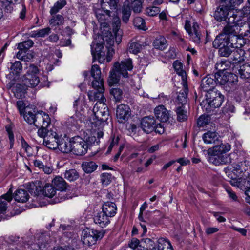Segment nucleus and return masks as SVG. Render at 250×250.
Segmentation results:
<instances>
[{"mask_svg":"<svg viewBox=\"0 0 250 250\" xmlns=\"http://www.w3.org/2000/svg\"><path fill=\"white\" fill-rule=\"evenodd\" d=\"M79 136L72 137V152L77 155H83L86 153L88 146L100 143V139L103 138V128L98 126L84 127L80 131Z\"/></svg>","mask_w":250,"mask_h":250,"instance_id":"nucleus-1","label":"nucleus"},{"mask_svg":"<svg viewBox=\"0 0 250 250\" xmlns=\"http://www.w3.org/2000/svg\"><path fill=\"white\" fill-rule=\"evenodd\" d=\"M89 123L91 125H106L112 124L111 117L109 116L107 106L103 102H97L93 108V115L90 117Z\"/></svg>","mask_w":250,"mask_h":250,"instance_id":"nucleus-2","label":"nucleus"},{"mask_svg":"<svg viewBox=\"0 0 250 250\" xmlns=\"http://www.w3.org/2000/svg\"><path fill=\"white\" fill-rule=\"evenodd\" d=\"M132 61L130 58L125 59L121 61L120 63H115L113 68L110 72L108 78L109 85H112L117 83L121 75L124 78L128 77V71L132 70Z\"/></svg>","mask_w":250,"mask_h":250,"instance_id":"nucleus-3","label":"nucleus"},{"mask_svg":"<svg viewBox=\"0 0 250 250\" xmlns=\"http://www.w3.org/2000/svg\"><path fill=\"white\" fill-rule=\"evenodd\" d=\"M230 149L231 146L228 143H221L209 148L208 150V153L210 156V161L215 165L228 163L229 162V158L226 154Z\"/></svg>","mask_w":250,"mask_h":250,"instance_id":"nucleus-4","label":"nucleus"},{"mask_svg":"<svg viewBox=\"0 0 250 250\" xmlns=\"http://www.w3.org/2000/svg\"><path fill=\"white\" fill-rule=\"evenodd\" d=\"M250 14L249 10L246 8H243L241 10L236 11V15L234 17L230 16L226 22L227 24L223 29V33L221 34H226L228 37H231L233 35H236L238 34V22L240 21L242 14L244 17H248Z\"/></svg>","mask_w":250,"mask_h":250,"instance_id":"nucleus-5","label":"nucleus"},{"mask_svg":"<svg viewBox=\"0 0 250 250\" xmlns=\"http://www.w3.org/2000/svg\"><path fill=\"white\" fill-rule=\"evenodd\" d=\"M248 163L249 162L244 161L229 165L224 168V171L228 177L231 179L230 180L238 179L240 177H247L249 175L247 166Z\"/></svg>","mask_w":250,"mask_h":250,"instance_id":"nucleus-6","label":"nucleus"},{"mask_svg":"<svg viewBox=\"0 0 250 250\" xmlns=\"http://www.w3.org/2000/svg\"><path fill=\"white\" fill-rule=\"evenodd\" d=\"M214 75L216 83L224 85V88L227 91H229L236 88L237 82V77L236 75L227 71L217 72Z\"/></svg>","mask_w":250,"mask_h":250,"instance_id":"nucleus-7","label":"nucleus"},{"mask_svg":"<svg viewBox=\"0 0 250 250\" xmlns=\"http://www.w3.org/2000/svg\"><path fill=\"white\" fill-rule=\"evenodd\" d=\"M223 42H228L227 44L231 45L233 48H240L245 43L243 37L239 35L228 37L226 34H219L213 42V46L218 48Z\"/></svg>","mask_w":250,"mask_h":250,"instance_id":"nucleus-8","label":"nucleus"},{"mask_svg":"<svg viewBox=\"0 0 250 250\" xmlns=\"http://www.w3.org/2000/svg\"><path fill=\"white\" fill-rule=\"evenodd\" d=\"M39 73V70L35 65L30 64L27 66L26 73L22 77L23 84L27 87H36L40 81L38 76Z\"/></svg>","mask_w":250,"mask_h":250,"instance_id":"nucleus-9","label":"nucleus"},{"mask_svg":"<svg viewBox=\"0 0 250 250\" xmlns=\"http://www.w3.org/2000/svg\"><path fill=\"white\" fill-rule=\"evenodd\" d=\"M206 101H203L201 103V105L205 107V104H208V106L205 108L206 111H210V108H216L219 107L223 101L224 96L218 91V90H213L207 94Z\"/></svg>","mask_w":250,"mask_h":250,"instance_id":"nucleus-10","label":"nucleus"},{"mask_svg":"<svg viewBox=\"0 0 250 250\" xmlns=\"http://www.w3.org/2000/svg\"><path fill=\"white\" fill-rule=\"evenodd\" d=\"M104 234L102 231L86 229L83 231L81 239L83 244L90 246L95 244L97 240L102 238Z\"/></svg>","mask_w":250,"mask_h":250,"instance_id":"nucleus-11","label":"nucleus"},{"mask_svg":"<svg viewBox=\"0 0 250 250\" xmlns=\"http://www.w3.org/2000/svg\"><path fill=\"white\" fill-rule=\"evenodd\" d=\"M184 28L189 35L191 40L196 44L201 43L203 36L201 33L199 25L197 22L193 23L191 27L190 22L188 20H186L185 22Z\"/></svg>","mask_w":250,"mask_h":250,"instance_id":"nucleus-12","label":"nucleus"},{"mask_svg":"<svg viewBox=\"0 0 250 250\" xmlns=\"http://www.w3.org/2000/svg\"><path fill=\"white\" fill-rule=\"evenodd\" d=\"M145 243L149 250H173L169 241L164 238H159L156 243L150 238H146Z\"/></svg>","mask_w":250,"mask_h":250,"instance_id":"nucleus-13","label":"nucleus"},{"mask_svg":"<svg viewBox=\"0 0 250 250\" xmlns=\"http://www.w3.org/2000/svg\"><path fill=\"white\" fill-rule=\"evenodd\" d=\"M236 15V11L232 10L228 5L221 4L216 10L214 13V18L218 21H228V19L230 16L234 17Z\"/></svg>","mask_w":250,"mask_h":250,"instance_id":"nucleus-14","label":"nucleus"},{"mask_svg":"<svg viewBox=\"0 0 250 250\" xmlns=\"http://www.w3.org/2000/svg\"><path fill=\"white\" fill-rule=\"evenodd\" d=\"M92 87L96 90V92L89 91L88 92V96L90 100H96L97 102L106 101L105 98L104 97L103 93L104 91V83H100L97 85L96 87L92 86Z\"/></svg>","mask_w":250,"mask_h":250,"instance_id":"nucleus-15","label":"nucleus"},{"mask_svg":"<svg viewBox=\"0 0 250 250\" xmlns=\"http://www.w3.org/2000/svg\"><path fill=\"white\" fill-rule=\"evenodd\" d=\"M216 81L214 79V75H207L201 81V87L204 91H207V94L213 90H217L214 88Z\"/></svg>","mask_w":250,"mask_h":250,"instance_id":"nucleus-16","label":"nucleus"},{"mask_svg":"<svg viewBox=\"0 0 250 250\" xmlns=\"http://www.w3.org/2000/svg\"><path fill=\"white\" fill-rule=\"evenodd\" d=\"M182 84L183 89L178 92L177 97V106H185L188 101L187 95L188 93V83L184 82V83H182Z\"/></svg>","mask_w":250,"mask_h":250,"instance_id":"nucleus-17","label":"nucleus"},{"mask_svg":"<svg viewBox=\"0 0 250 250\" xmlns=\"http://www.w3.org/2000/svg\"><path fill=\"white\" fill-rule=\"evenodd\" d=\"M155 115L161 122L166 123L170 117L169 111L163 105L157 106L154 109Z\"/></svg>","mask_w":250,"mask_h":250,"instance_id":"nucleus-18","label":"nucleus"},{"mask_svg":"<svg viewBox=\"0 0 250 250\" xmlns=\"http://www.w3.org/2000/svg\"><path fill=\"white\" fill-rule=\"evenodd\" d=\"M129 107L125 104L118 106L116 110V116L120 123H124L127 119L129 115Z\"/></svg>","mask_w":250,"mask_h":250,"instance_id":"nucleus-19","label":"nucleus"},{"mask_svg":"<svg viewBox=\"0 0 250 250\" xmlns=\"http://www.w3.org/2000/svg\"><path fill=\"white\" fill-rule=\"evenodd\" d=\"M231 185L237 187L241 189H250V174L247 177H240L238 179H233L230 180Z\"/></svg>","mask_w":250,"mask_h":250,"instance_id":"nucleus-20","label":"nucleus"},{"mask_svg":"<svg viewBox=\"0 0 250 250\" xmlns=\"http://www.w3.org/2000/svg\"><path fill=\"white\" fill-rule=\"evenodd\" d=\"M247 17H248L246 18ZM246 17H243V15L242 14V17H241L240 21L237 23L238 25V35L241 36L242 37L250 36V27L248 22H247L244 19Z\"/></svg>","mask_w":250,"mask_h":250,"instance_id":"nucleus-21","label":"nucleus"},{"mask_svg":"<svg viewBox=\"0 0 250 250\" xmlns=\"http://www.w3.org/2000/svg\"><path fill=\"white\" fill-rule=\"evenodd\" d=\"M13 198L12 190L10 188L6 193L0 197V213H4L7 208V203H10Z\"/></svg>","mask_w":250,"mask_h":250,"instance_id":"nucleus-22","label":"nucleus"},{"mask_svg":"<svg viewBox=\"0 0 250 250\" xmlns=\"http://www.w3.org/2000/svg\"><path fill=\"white\" fill-rule=\"evenodd\" d=\"M57 137L52 136H49L46 139H44L43 145L50 149H58L60 137L62 136V134L57 132Z\"/></svg>","mask_w":250,"mask_h":250,"instance_id":"nucleus-23","label":"nucleus"},{"mask_svg":"<svg viewBox=\"0 0 250 250\" xmlns=\"http://www.w3.org/2000/svg\"><path fill=\"white\" fill-rule=\"evenodd\" d=\"M95 224L102 228L107 226L110 222V218L102 211L97 213L93 218Z\"/></svg>","mask_w":250,"mask_h":250,"instance_id":"nucleus-24","label":"nucleus"},{"mask_svg":"<svg viewBox=\"0 0 250 250\" xmlns=\"http://www.w3.org/2000/svg\"><path fill=\"white\" fill-rule=\"evenodd\" d=\"M101 72L100 67L98 65H93L91 69V75L93 78L92 82V86L96 87V83L98 84L104 83L103 79L101 77Z\"/></svg>","mask_w":250,"mask_h":250,"instance_id":"nucleus-25","label":"nucleus"},{"mask_svg":"<svg viewBox=\"0 0 250 250\" xmlns=\"http://www.w3.org/2000/svg\"><path fill=\"white\" fill-rule=\"evenodd\" d=\"M104 49V46L102 44H97L95 48V51L92 48V54L95 59H97L100 63H102L106 59Z\"/></svg>","mask_w":250,"mask_h":250,"instance_id":"nucleus-26","label":"nucleus"},{"mask_svg":"<svg viewBox=\"0 0 250 250\" xmlns=\"http://www.w3.org/2000/svg\"><path fill=\"white\" fill-rule=\"evenodd\" d=\"M120 26L121 21L120 18L118 17L114 18L112 24L113 32L116 42L118 44H119L122 41V32L120 31Z\"/></svg>","mask_w":250,"mask_h":250,"instance_id":"nucleus-27","label":"nucleus"},{"mask_svg":"<svg viewBox=\"0 0 250 250\" xmlns=\"http://www.w3.org/2000/svg\"><path fill=\"white\" fill-rule=\"evenodd\" d=\"M50 126H46L44 127L42 126V127L38 129V135L42 138H44L45 137H48L49 136L55 137H57V129L55 127H53L51 128H49V127Z\"/></svg>","mask_w":250,"mask_h":250,"instance_id":"nucleus-28","label":"nucleus"},{"mask_svg":"<svg viewBox=\"0 0 250 250\" xmlns=\"http://www.w3.org/2000/svg\"><path fill=\"white\" fill-rule=\"evenodd\" d=\"M72 138L69 140H65L60 138L58 149L63 153L72 152Z\"/></svg>","mask_w":250,"mask_h":250,"instance_id":"nucleus-29","label":"nucleus"},{"mask_svg":"<svg viewBox=\"0 0 250 250\" xmlns=\"http://www.w3.org/2000/svg\"><path fill=\"white\" fill-rule=\"evenodd\" d=\"M102 211L108 215L109 218L113 217L116 214V206L113 202L104 203L102 207Z\"/></svg>","mask_w":250,"mask_h":250,"instance_id":"nucleus-30","label":"nucleus"},{"mask_svg":"<svg viewBox=\"0 0 250 250\" xmlns=\"http://www.w3.org/2000/svg\"><path fill=\"white\" fill-rule=\"evenodd\" d=\"M52 185L56 189L61 191L65 190L67 187V183L60 176H56L52 180Z\"/></svg>","mask_w":250,"mask_h":250,"instance_id":"nucleus-31","label":"nucleus"},{"mask_svg":"<svg viewBox=\"0 0 250 250\" xmlns=\"http://www.w3.org/2000/svg\"><path fill=\"white\" fill-rule=\"evenodd\" d=\"M124 3L127 4L134 13H138L142 11L143 3L142 0H125Z\"/></svg>","mask_w":250,"mask_h":250,"instance_id":"nucleus-32","label":"nucleus"},{"mask_svg":"<svg viewBox=\"0 0 250 250\" xmlns=\"http://www.w3.org/2000/svg\"><path fill=\"white\" fill-rule=\"evenodd\" d=\"M173 67L176 73L182 78V83L187 82L186 71L183 69V64L178 61H175L173 63Z\"/></svg>","mask_w":250,"mask_h":250,"instance_id":"nucleus-33","label":"nucleus"},{"mask_svg":"<svg viewBox=\"0 0 250 250\" xmlns=\"http://www.w3.org/2000/svg\"><path fill=\"white\" fill-rule=\"evenodd\" d=\"M13 197L18 202L25 203L29 199V195L25 190L19 189L16 191Z\"/></svg>","mask_w":250,"mask_h":250,"instance_id":"nucleus-34","label":"nucleus"},{"mask_svg":"<svg viewBox=\"0 0 250 250\" xmlns=\"http://www.w3.org/2000/svg\"><path fill=\"white\" fill-rule=\"evenodd\" d=\"M41 185V182L40 181H36L27 184L26 188L31 194L38 195L42 190Z\"/></svg>","mask_w":250,"mask_h":250,"instance_id":"nucleus-35","label":"nucleus"},{"mask_svg":"<svg viewBox=\"0 0 250 250\" xmlns=\"http://www.w3.org/2000/svg\"><path fill=\"white\" fill-rule=\"evenodd\" d=\"M203 140L206 144H215L218 141V137L216 132L208 131L203 135Z\"/></svg>","mask_w":250,"mask_h":250,"instance_id":"nucleus-36","label":"nucleus"},{"mask_svg":"<svg viewBox=\"0 0 250 250\" xmlns=\"http://www.w3.org/2000/svg\"><path fill=\"white\" fill-rule=\"evenodd\" d=\"M153 45L157 49L164 50L167 47V40L163 36H160L154 40Z\"/></svg>","mask_w":250,"mask_h":250,"instance_id":"nucleus-37","label":"nucleus"},{"mask_svg":"<svg viewBox=\"0 0 250 250\" xmlns=\"http://www.w3.org/2000/svg\"><path fill=\"white\" fill-rule=\"evenodd\" d=\"M227 44L228 42H223L218 47L219 54L221 56L228 57L232 53V46Z\"/></svg>","mask_w":250,"mask_h":250,"instance_id":"nucleus-38","label":"nucleus"},{"mask_svg":"<svg viewBox=\"0 0 250 250\" xmlns=\"http://www.w3.org/2000/svg\"><path fill=\"white\" fill-rule=\"evenodd\" d=\"M109 11H103L102 10H98L96 12V16L99 21V22H101V25L102 24H105L104 26L106 28H107L108 27L106 26L107 24L104 21V20H106L107 18L110 16H109Z\"/></svg>","mask_w":250,"mask_h":250,"instance_id":"nucleus-39","label":"nucleus"},{"mask_svg":"<svg viewBox=\"0 0 250 250\" xmlns=\"http://www.w3.org/2000/svg\"><path fill=\"white\" fill-rule=\"evenodd\" d=\"M176 113L177 120L180 122L186 121L188 118L187 111L185 109V106H177Z\"/></svg>","mask_w":250,"mask_h":250,"instance_id":"nucleus-40","label":"nucleus"},{"mask_svg":"<svg viewBox=\"0 0 250 250\" xmlns=\"http://www.w3.org/2000/svg\"><path fill=\"white\" fill-rule=\"evenodd\" d=\"M122 20L124 23H127L131 14L130 8L128 5L124 3L121 9Z\"/></svg>","mask_w":250,"mask_h":250,"instance_id":"nucleus-41","label":"nucleus"},{"mask_svg":"<svg viewBox=\"0 0 250 250\" xmlns=\"http://www.w3.org/2000/svg\"><path fill=\"white\" fill-rule=\"evenodd\" d=\"M42 192L44 196L52 198L56 194V189L52 185L46 184L43 187Z\"/></svg>","mask_w":250,"mask_h":250,"instance_id":"nucleus-42","label":"nucleus"},{"mask_svg":"<svg viewBox=\"0 0 250 250\" xmlns=\"http://www.w3.org/2000/svg\"><path fill=\"white\" fill-rule=\"evenodd\" d=\"M235 49L232 52L233 53V60L235 61V62H240L244 61L245 60L244 51L240 48Z\"/></svg>","mask_w":250,"mask_h":250,"instance_id":"nucleus-43","label":"nucleus"},{"mask_svg":"<svg viewBox=\"0 0 250 250\" xmlns=\"http://www.w3.org/2000/svg\"><path fill=\"white\" fill-rule=\"evenodd\" d=\"M64 22L63 17L60 14L53 15L49 20V23L52 26L62 25Z\"/></svg>","mask_w":250,"mask_h":250,"instance_id":"nucleus-44","label":"nucleus"},{"mask_svg":"<svg viewBox=\"0 0 250 250\" xmlns=\"http://www.w3.org/2000/svg\"><path fill=\"white\" fill-rule=\"evenodd\" d=\"M239 73L242 78L248 79L250 78V65L247 63L241 66L239 70Z\"/></svg>","mask_w":250,"mask_h":250,"instance_id":"nucleus-45","label":"nucleus"},{"mask_svg":"<svg viewBox=\"0 0 250 250\" xmlns=\"http://www.w3.org/2000/svg\"><path fill=\"white\" fill-rule=\"evenodd\" d=\"M64 177L70 182L74 181L79 177L78 172L74 169L66 170L64 173Z\"/></svg>","mask_w":250,"mask_h":250,"instance_id":"nucleus-46","label":"nucleus"},{"mask_svg":"<svg viewBox=\"0 0 250 250\" xmlns=\"http://www.w3.org/2000/svg\"><path fill=\"white\" fill-rule=\"evenodd\" d=\"M10 70L13 74L19 75L22 70L21 63L20 61H15L14 63H11Z\"/></svg>","mask_w":250,"mask_h":250,"instance_id":"nucleus-47","label":"nucleus"},{"mask_svg":"<svg viewBox=\"0 0 250 250\" xmlns=\"http://www.w3.org/2000/svg\"><path fill=\"white\" fill-rule=\"evenodd\" d=\"M83 170L86 173H91L97 168V165L92 161L85 162L82 164Z\"/></svg>","mask_w":250,"mask_h":250,"instance_id":"nucleus-48","label":"nucleus"},{"mask_svg":"<svg viewBox=\"0 0 250 250\" xmlns=\"http://www.w3.org/2000/svg\"><path fill=\"white\" fill-rule=\"evenodd\" d=\"M15 8L18 10H20V18L21 19H24L26 13V9L25 5L22 2V0H20V2L16 4Z\"/></svg>","mask_w":250,"mask_h":250,"instance_id":"nucleus-49","label":"nucleus"},{"mask_svg":"<svg viewBox=\"0 0 250 250\" xmlns=\"http://www.w3.org/2000/svg\"><path fill=\"white\" fill-rule=\"evenodd\" d=\"M33 42L31 40H28L18 44L17 48L19 50H23L27 51L30 48L33 46Z\"/></svg>","mask_w":250,"mask_h":250,"instance_id":"nucleus-50","label":"nucleus"},{"mask_svg":"<svg viewBox=\"0 0 250 250\" xmlns=\"http://www.w3.org/2000/svg\"><path fill=\"white\" fill-rule=\"evenodd\" d=\"M134 25L138 29L146 30L147 28L145 25L144 20L140 17H135L133 20Z\"/></svg>","mask_w":250,"mask_h":250,"instance_id":"nucleus-51","label":"nucleus"},{"mask_svg":"<svg viewBox=\"0 0 250 250\" xmlns=\"http://www.w3.org/2000/svg\"><path fill=\"white\" fill-rule=\"evenodd\" d=\"M24 119L28 124L30 125L34 124V125H36V122H37L38 119L36 115L31 111L26 112L24 115Z\"/></svg>","mask_w":250,"mask_h":250,"instance_id":"nucleus-52","label":"nucleus"},{"mask_svg":"<svg viewBox=\"0 0 250 250\" xmlns=\"http://www.w3.org/2000/svg\"><path fill=\"white\" fill-rule=\"evenodd\" d=\"M44 236L43 235H42L38 239V243L32 244L29 248V250H41V249L45 248V243H43L42 242Z\"/></svg>","mask_w":250,"mask_h":250,"instance_id":"nucleus-53","label":"nucleus"},{"mask_svg":"<svg viewBox=\"0 0 250 250\" xmlns=\"http://www.w3.org/2000/svg\"><path fill=\"white\" fill-rule=\"evenodd\" d=\"M38 120H42L43 124L44 125H49L51 124V120L49 115L43 111L39 112V115L37 116Z\"/></svg>","mask_w":250,"mask_h":250,"instance_id":"nucleus-54","label":"nucleus"},{"mask_svg":"<svg viewBox=\"0 0 250 250\" xmlns=\"http://www.w3.org/2000/svg\"><path fill=\"white\" fill-rule=\"evenodd\" d=\"M141 48L142 46L139 43L136 42H131L128 46V51L130 53L136 54L140 51Z\"/></svg>","mask_w":250,"mask_h":250,"instance_id":"nucleus-55","label":"nucleus"},{"mask_svg":"<svg viewBox=\"0 0 250 250\" xmlns=\"http://www.w3.org/2000/svg\"><path fill=\"white\" fill-rule=\"evenodd\" d=\"M50 32V28L49 27L40 29L34 32L31 35L33 37H44Z\"/></svg>","mask_w":250,"mask_h":250,"instance_id":"nucleus-56","label":"nucleus"},{"mask_svg":"<svg viewBox=\"0 0 250 250\" xmlns=\"http://www.w3.org/2000/svg\"><path fill=\"white\" fill-rule=\"evenodd\" d=\"M211 122V118L208 115L203 114L197 120V125H208Z\"/></svg>","mask_w":250,"mask_h":250,"instance_id":"nucleus-57","label":"nucleus"},{"mask_svg":"<svg viewBox=\"0 0 250 250\" xmlns=\"http://www.w3.org/2000/svg\"><path fill=\"white\" fill-rule=\"evenodd\" d=\"M112 181L111 174L108 173H104L101 175V181L104 186L109 185Z\"/></svg>","mask_w":250,"mask_h":250,"instance_id":"nucleus-58","label":"nucleus"},{"mask_svg":"<svg viewBox=\"0 0 250 250\" xmlns=\"http://www.w3.org/2000/svg\"><path fill=\"white\" fill-rule=\"evenodd\" d=\"M155 124H156V121L154 117L151 116L144 117L141 122V125H154Z\"/></svg>","mask_w":250,"mask_h":250,"instance_id":"nucleus-59","label":"nucleus"},{"mask_svg":"<svg viewBox=\"0 0 250 250\" xmlns=\"http://www.w3.org/2000/svg\"><path fill=\"white\" fill-rule=\"evenodd\" d=\"M111 94L114 96L116 101H120L122 99L123 91L118 88H114L111 89Z\"/></svg>","mask_w":250,"mask_h":250,"instance_id":"nucleus-60","label":"nucleus"},{"mask_svg":"<svg viewBox=\"0 0 250 250\" xmlns=\"http://www.w3.org/2000/svg\"><path fill=\"white\" fill-rule=\"evenodd\" d=\"M82 119H83V117L81 115V117H79L78 114H75L68 119V123L72 125H78L82 123Z\"/></svg>","mask_w":250,"mask_h":250,"instance_id":"nucleus-61","label":"nucleus"},{"mask_svg":"<svg viewBox=\"0 0 250 250\" xmlns=\"http://www.w3.org/2000/svg\"><path fill=\"white\" fill-rule=\"evenodd\" d=\"M147 15L149 16H155L158 15L160 12V9L159 7L154 6L150 7L147 8L146 10Z\"/></svg>","mask_w":250,"mask_h":250,"instance_id":"nucleus-62","label":"nucleus"},{"mask_svg":"<svg viewBox=\"0 0 250 250\" xmlns=\"http://www.w3.org/2000/svg\"><path fill=\"white\" fill-rule=\"evenodd\" d=\"M215 69L218 71L217 72H225L228 69V66L225 62H218L215 64Z\"/></svg>","mask_w":250,"mask_h":250,"instance_id":"nucleus-63","label":"nucleus"},{"mask_svg":"<svg viewBox=\"0 0 250 250\" xmlns=\"http://www.w3.org/2000/svg\"><path fill=\"white\" fill-rule=\"evenodd\" d=\"M112 142H111L108 147V150L106 152L107 153H109L111 151L114 146L118 144L119 140V137L118 136L116 137L115 135L114 134L113 136H112Z\"/></svg>","mask_w":250,"mask_h":250,"instance_id":"nucleus-64","label":"nucleus"}]
</instances>
